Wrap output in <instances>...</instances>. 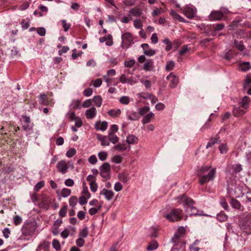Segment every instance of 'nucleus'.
<instances>
[{"mask_svg": "<svg viewBox=\"0 0 251 251\" xmlns=\"http://www.w3.org/2000/svg\"><path fill=\"white\" fill-rule=\"evenodd\" d=\"M56 168L58 172L65 174L69 169V165L65 160H62L57 163Z\"/></svg>", "mask_w": 251, "mask_h": 251, "instance_id": "nucleus-11", "label": "nucleus"}, {"mask_svg": "<svg viewBox=\"0 0 251 251\" xmlns=\"http://www.w3.org/2000/svg\"><path fill=\"white\" fill-rule=\"evenodd\" d=\"M153 68V61L152 59H148L143 65V69L146 71H151Z\"/></svg>", "mask_w": 251, "mask_h": 251, "instance_id": "nucleus-23", "label": "nucleus"}, {"mask_svg": "<svg viewBox=\"0 0 251 251\" xmlns=\"http://www.w3.org/2000/svg\"><path fill=\"white\" fill-rule=\"evenodd\" d=\"M106 45L108 46H111L113 44L112 36L111 34L106 36Z\"/></svg>", "mask_w": 251, "mask_h": 251, "instance_id": "nucleus-54", "label": "nucleus"}, {"mask_svg": "<svg viewBox=\"0 0 251 251\" xmlns=\"http://www.w3.org/2000/svg\"><path fill=\"white\" fill-rule=\"evenodd\" d=\"M223 16V13L220 11H212L209 16V18L211 21L221 20Z\"/></svg>", "mask_w": 251, "mask_h": 251, "instance_id": "nucleus-14", "label": "nucleus"}, {"mask_svg": "<svg viewBox=\"0 0 251 251\" xmlns=\"http://www.w3.org/2000/svg\"><path fill=\"white\" fill-rule=\"evenodd\" d=\"M217 115L214 114L213 113H211L206 123L203 125L201 130V131H203L205 129L208 128L210 127L212 125L211 121L212 120L213 118H215Z\"/></svg>", "mask_w": 251, "mask_h": 251, "instance_id": "nucleus-19", "label": "nucleus"}, {"mask_svg": "<svg viewBox=\"0 0 251 251\" xmlns=\"http://www.w3.org/2000/svg\"><path fill=\"white\" fill-rule=\"evenodd\" d=\"M170 14L173 17V18L177 20L179 22H185V19L175 11L172 10L170 12Z\"/></svg>", "mask_w": 251, "mask_h": 251, "instance_id": "nucleus-34", "label": "nucleus"}, {"mask_svg": "<svg viewBox=\"0 0 251 251\" xmlns=\"http://www.w3.org/2000/svg\"><path fill=\"white\" fill-rule=\"evenodd\" d=\"M119 179L124 183H126L128 180V176L125 173H121L118 175Z\"/></svg>", "mask_w": 251, "mask_h": 251, "instance_id": "nucleus-40", "label": "nucleus"}, {"mask_svg": "<svg viewBox=\"0 0 251 251\" xmlns=\"http://www.w3.org/2000/svg\"><path fill=\"white\" fill-rule=\"evenodd\" d=\"M196 12L197 9L193 5H187L183 9V14L189 19L193 18Z\"/></svg>", "mask_w": 251, "mask_h": 251, "instance_id": "nucleus-9", "label": "nucleus"}, {"mask_svg": "<svg viewBox=\"0 0 251 251\" xmlns=\"http://www.w3.org/2000/svg\"><path fill=\"white\" fill-rule=\"evenodd\" d=\"M71 107L73 109H80V100H74L71 104Z\"/></svg>", "mask_w": 251, "mask_h": 251, "instance_id": "nucleus-36", "label": "nucleus"}, {"mask_svg": "<svg viewBox=\"0 0 251 251\" xmlns=\"http://www.w3.org/2000/svg\"><path fill=\"white\" fill-rule=\"evenodd\" d=\"M158 243L156 240H152L148 243L147 250L148 251H153L158 247Z\"/></svg>", "mask_w": 251, "mask_h": 251, "instance_id": "nucleus-21", "label": "nucleus"}, {"mask_svg": "<svg viewBox=\"0 0 251 251\" xmlns=\"http://www.w3.org/2000/svg\"><path fill=\"white\" fill-rule=\"evenodd\" d=\"M126 142L129 144H135L138 142V138L134 135H128L126 137Z\"/></svg>", "mask_w": 251, "mask_h": 251, "instance_id": "nucleus-25", "label": "nucleus"}, {"mask_svg": "<svg viewBox=\"0 0 251 251\" xmlns=\"http://www.w3.org/2000/svg\"><path fill=\"white\" fill-rule=\"evenodd\" d=\"M163 12L162 8H155L152 12V16L153 17L157 16Z\"/></svg>", "mask_w": 251, "mask_h": 251, "instance_id": "nucleus-59", "label": "nucleus"}, {"mask_svg": "<svg viewBox=\"0 0 251 251\" xmlns=\"http://www.w3.org/2000/svg\"><path fill=\"white\" fill-rule=\"evenodd\" d=\"M239 226L241 229L248 234H251V215L241 218L239 220Z\"/></svg>", "mask_w": 251, "mask_h": 251, "instance_id": "nucleus-3", "label": "nucleus"}, {"mask_svg": "<svg viewBox=\"0 0 251 251\" xmlns=\"http://www.w3.org/2000/svg\"><path fill=\"white\" fill-rule=\"evenodd\" d=\"M232 169H233L234 172L236 173H239L242 170V166L240 164L233 165Z\"/></svg>", "mask_w": 251, "mask_h": 251, "instance_id": "nucleus-63", "label": "nucleus"}, {"mask_svg": "<svg viewBox=\"0 0 251 251\" xmlns=\"http://www.w3.org/2000/svg\"><path fill=\"white\" fill-rule=\"evenodd\" d=\"M219 149L220 152L222 154L226 153L228 150L227 145L224 144H221L219 147Z\"/></svg>", "mask_w": 251, "mask_h": 251, "instance_id": "nucleus-44", "label": "nucleus"}, {"mask_svg": "<svg viewBox=\"0 0 251 251\" xmlns=\"http://www.w3.org/2000/svg\"><path fill=\"white\" fill-rule=\"evenodd\" d=\"M121 111L120 109H111L108 112V114L112 117H117L120 116Z\"/></svg>", "mask_w": 251, "mask_h": 251, "instance_id": "nucleus-32", "label": "nucleus"}, {"mask_svg": "<svg viewBox=\"0 0 251 251\" xmlns=\"http://www.w3.org/2000/svg\"><path fill=\"white\" fill-rule=\"evenodd\" d=\"M163 43H164L165 44H166L167 45V46L165 49L166 50L169 51L172 49V43L169 40V39H168V38L165 39L163 40Z\"/></svg>", "mask_w": 251, "mask_h": 251, "instance_id": "nucleus-52", "label": "nucleus"}, {"mask_svg": "<svg viewBox=\"0 0 251 251\" xmlns=\"http://www.w3.org/2000/svg\"><path fill=\"white\" fill-rule=\"evenodd\" d=\"M250 101V98L248 96H244L240 102V105L242 107L247 108Z\"/></svg>", "mask_w": 251, "mask_h": 251, "instance_id": "nucleus-31", "label": "nucleus"}, {"mask_svg": "<svg viewBox=\"0 0 251 251\" xmlns=\"http://www.w3.org/2000/svg\"><path fill=\"white\" fill-rule=\"evenodd\" d=\"M68 119L71 121H75L79 117L75 116V113L73 111L70 112L67 114Z\"/></svg>", "mask_w": 251, "mask_h": 251, "instance_id": "nucleus-58", "label": "nucleus"}, {"mask_svg": "<svg viewBox=\"0 0 251 251\" xmlns=\"http://www.w3.org/2000/svg\"><path fill=\"white\" fill-rule=\"evenodd\" d=\"M186 232L185 228L182 226L178 228L175 233L174 237L172 238V241H178L179 240H182L181 238Z\"/></svg>", "mask_w": 251, "mask_h": 251, "instance_id": "nucleus-12", "label": "nucleus"}, {"mask_svg": "<svg viewBox=\"0 0 251 251\" xmlns=\"http://www.w3.org/2000/svg\"><path fill=\"white\" fill-rule=\"evenodd\" d=\"M98 157L100 160L104 161L107 157V153L104 151H100L98 153Z\"/></svg>", "mask_w": 251, "mask_h": 251, "instance_id": "nucleus-46", "label": "nucleus"}, {"mask_svg": "<svg viewBox=\"0 0 251 251\" xmlns=\"http://www.w3.org/2000/svg\"><path fill=\"white\" fill-rule=\"evenodd\" d=\"M39 246L42 249L47 250L50 246V242L44 240L39 244Z\"/></svg>", "mask_w": 251, "mask_h": 251, "instance_id": "nucleus-60", "label": "nucleus"}, {"mask_svg": "<svg viewBox=\"0 0 251 251\" xmlns=\"http://www.w3.org/2000/svg\"><path fill=\"white\" fill-rule=\"evenodd\" d=\"M179 204H183L184 206L187 205L190 209V214L193 215H201V212L199 211L196 207L193 206L194 204V201L191 198L187 197L186 195H183L178 198Z\"/></svg>", "mask_w": 251, "mask_h": 251, "instance_id": "nucleus-1", "label": "nucleus"}, {"mask_svg": "<svg viewBox=\"0 0 251 251\" xmlns=\"http://www.w3.org/2000/svg\"><path fill=\"white\" fill-rule=\"evenodd\" d=\"M97 114V110L94 107L87 109L85 111V115L88 119H92L94 118Z\"/></svg>", "mask_w": 251, "mask_h": 251, "instance_id": "nucleus-17", "label": "nucleus"}, {"mask_svg": "<svg viewBox=\"0 0 251 251\" xmlns=\"http://www.w3.org/2000/svg\"><path fill=\"white\" fill-rule=\"evenodd\" d=\"M77 203V198L76 196H72L69 199V204L72 207H74Z\"/></svg>", "mask_w": 251, "mask_h": 251, "instance_id": "nucleus-39", "label": "nucleus"}, {"mask_svg": "<svg viewBox=\"0 0 251 251\" xmlns=\"http://www.w3.org/2000/svg\"><path fill=\"white\" fill-rule=\"evenodd\" d=\"M175 66V63L173 61H169L167 62L165 69L167 71H171L173 69L174 67Z\"/></svg>", "mask_w": 251, "mask_h": 251, "instance_id": "nucleus-43", "label": "nucleus"}, {"mask_svg": "<svg viewBox=\"0 0 251 251\" xmlns=\"http://www.w3.org/2000/svg\"><path fill=\"white\" fill-rule=\"evenodd\" d=\"M232 112L234 116L240 117L245 114V111L241 109L240 107H234Z\"/></svg>", "mask_w": 251, "mask_h": 251, "instance_id": "nucleus-27", "label": "nucleus"}, {"mask_svg": "<svg viewBox=\"0 0 251 251\" xmlns=\"http://www.w3.org/2000/svg\"><path fill=\"white\" fill-rule=\"evenodd\" d=\"M210 167L207 166H201L198 170V176H200L202 174L207 172L210 169Z\"/></svg>", "mask_w": 251, "mask_h": 251, "instance_id": "nucleus-37", "label": "nucleus"}, {"mask_svg": "<svg viewBox=\"0 0 251 251\" xmlns=\"http://www.w3.org/2000/svg\"><path fill=\"white\" fill-rule=\"evenodd\" d=\"M37 228L36 223L33 222H29L25 223L22 228V232L24 236H32Z\"/></svg>", "mask_w": 251, "mask_h": 251, "instance_id": "nucleus-4", "label": "nucleus"}, {"mask_svg": "<svg viewBox=\"0 0 251 251\" xmlns=\"http://www.w3.org/2000/svg\"><path fill=\"white\" fill-rule=\"evenodd\" d=\"M76 153V150L74 148L70 149L66 152V155L68 157H73Z\"/></svg>", "mask_w": 251, "mask_h": 251, "instance_id": "nucleus-57", "label": "nucleus"}, {"mask_svg": "<svg viewBox=\"0 0 251 251\" xmlns=\"http://www.w3.org/2000/svg\"><path fill=\"white\" fill-rule=\"evenodd\" d=\"M107 137L109 141L114 144H115L119 142V137L114 133H108Z\"/></svg>", "mask_w": 251, "mask_h": 251, "instance_id": "nucleus-30", "label": "nucleus"}, {"mask_svg": "<svg viewBox=\"0 0 251 251\" xmlns=\"http://www.w3.org/2000/svg\"><path fill=\"white\" fill-rule=\"evenodd\" d=\"M127 118L131 121H136L140 118V116L138 113L133 112L131 115H128Z\"/></svg>", "mask_w": 251, "mask_h": 251, "instance_id": "nucleus-45", "label": "nucleus"}, {"mask_svg": "<svg viewBox=\"0 0 251 251\" xmlns=\"http://www.w3.org/2000/svg\"><path fill=\"white\" fill-rule=\"evenodd\" d=\"M113 162L116 163H121L122 162V157L120 155H115L111 159Z\"/></svg>", "mask_w": 251, "mask_h": 251, "instance_id": "nucleus-53", "label": "nucleus"}, {"mask_svg": "<svg viewBox=\"0 0 251 251\" xmlns=\"http://www.w3.org/2000/svg\"><path fill=\"white\" fill-rule=\"evenodd\" d=\"M62 26L64 28V30L66 32L70 28L71 25L70 24H67L66 23V21L65 20H62Z\"/></svg>", "mask_w": 251, "mask_h": 251, "instance_id": "nucleus-62", "label": "nucleus"}, {"mask_svg": "<svg viewBox=\"0 0 251 251\" xmlns=\"http://www.w3.org/2000/svg\"><path fill=\"white\" fill-rule=\"evenodd\" d=\"M234 44L236 49L239 51H242L245 50V48L243 45V41H241L239 42L237 40H235L234 41Z\"/></svg>", "mask_w": 251, "mask_h": 251, "instance_id": "nucleus-33", "label": "nucleus"}, {"mask_svg": "<svg viewBox=\"0 0 251 251\" xmlns=\"http://www.w3.org/2000/svg\"><path fill=\"white\" fill-rule=\"evenodd\" d=\"M71 193V190L66 188H63L61 191V195L64 198L68 197L70 195Z\"/></svg>", "mask_w": 251, "mask_h": 251, "instance_id": "nucleus-42", "label": "nucleus"}, {"mask_svg": "<svg viewBox=\"0 0 251 251\" xmlns=\"http://www.w3.org/2000/svg\"><path fill=\"white\" fill-rule=\"evenodd\" d=\"M133 25L134 27L137 29H141L143 26L142 21L140 19L135 20L133 21Z\"/></svg>", "mask_w": 251, "mask_h": 251, "instance_id": "nucleus-47", "label": "nucleus"}, {"mask_svg": "<svg viewBox=\"0 0 251 251\" xmlns=\"http://www.w3.org/2000/svg\"><path fill=\"white\" fill-rule=\"evenodd\" d=\"M107 126L108 124L107 122H101L100 121H98L95 123V127L97 130L104 131L107 129Z\"/></svg>", "mask_w": 251, "mask_h": 251, "instance_id": "nucleus-18", "label": "nucleus"}, {"mask_svg": "<svg viewBox=\"0 0 251 251\" xmlns=\"http://www.w3.org/2000/svg\"><path fill=\"white\" fill-rule=\"evenodd\" d=\"M94 104L97 107H100L101 105L102 100L100 96H96L93 98Z\"/></svg>", "mask_w": 251, "mask_h": 251, "instance_id": "nucleus-35", "label": "nucleus"}, {"mask_svg": "<svg viewBox=\"0 0 251 251\" xmlns=\"http://www.w3.org/2000/svg\"><path fill=\"white\" fill-rule=\"evenodd\" d=\"M231 204L232 206L236 209H240L241 205L239 201L237 200L232 199L231 201Z\"/></svg>", "mask_w": 251, "mask_h": 251, "instance_id": "nucleus-38", "label": "nucleus"}, {"mask_svg": "<svg viewBox=\"0 0 251 251\" xmlns=\"http://www.w3.org/2000/svg\"><path fill=\"white\" fill-rule=\"evenodd\" d=\"M67 211V206L65 205L63 206L59 210V215L61 217H64L66 216Z\"/></svg>", "mask_w": 251, "mask_h": 251, "instance_id": "nucleus-56", "label": "nucleus"}, {"mask_svg": "<svg viewBox=\"0 0 251 251\" xmlns=\"http://www.w3.org/2000/svg\"><path fill=\"white\" fill-rule=\"evenodd\" d=\"M44 181H41L38 182L35 186L34 189L35 191H38L41 188H42L44 186Z\"/></svg>", "mask_w": 251, "mask_h": 251, "instance_id": "nucleus-64", "label": "nucleus"}, {"mask_svg": "<svg viewBox=\"0 0 251 251\" xmlns=\"http://www.w3.org/2000/svg\"><path fill=\"white\" fill-rule=\"evenodd\" d=\"M113 148L115 150L118 151H126L127 148L130 149V146H127L126 143H119L117 145H115Z\"/></svg>", "mask_w": 251, "mask_h": 251, "instance_id": "nucleus-20", "label": "nucleus"}, {"mask_svg": "<svg viewBox=\"0 0 251 251\" xmlns=\"http://www.w3.org/2000/svg\"><path fill=\"white\" fill-rule=\"evenodd\" d=\"M52 246L56 251H59L61 249L60 243L57 239H54L53 240Z\"/></svg>", "mask_w": 251, "mask_h": 251, "instance_id": "nucleus-51", "label": "nucleus"}, {"mask_svg": "<svg viewBox=\"0 0 251 251\" xmlns=\"http://www.w3.org/2000/svg\"><path fill=\"white\" fill-rule=\"evenodd\" d=\"M150 111V108L148 106H144L139 109V115H144L147 112H148Z\"/></svg>", "mask_w": 251, "mask_h": 251, "instance_id": "nucleus-49", "label": "nucleus"}, {"mask_svg": "<svg viewBox=\"0 0 251 251\" xmlns=\"http://www.w3.org/2000/svg\"><path fill=\"white\" fill-rule=\"evenodd\" d=\"M22 118L23 119V121L22 123L23 129L26 132L32 130L33 128V124L31 123L30 117L26 115H22Z\"/></svg>", "mask_w": 251, "mask_h": 251, "instance_id": "nucleus-8", "label": "nucleus"}, {"mask_svg": "<svg viewBox=\"0 0 251 251\" xmlns=\"http://www.w3.org/2000/svg\"><path fill=\"white\" fill-rule=\"evenodd\" d=\"M100 194L104 196L105 198L108 201H111L114 197V192L106 188H103L100 191Z\"/></svg>", "mask_w": 251, "mask_h": 251, "instance_id": "nucleus-16", "label": "nucleus"}, {"mask_svg": "<svg viewBox=\"0 0 251 251\" xmlns=\"http://www.w3.org/2000/svg\"><path fill=\"white\" fill-rule=\"evenodd\" d=\"M88 234V230L87 227L84 228L82 230L80 231L79 234V236L81 238H86L87 237Z\"/></svg>", "mask_w": 251, "mask_h": 251, "instance_id": "nucleus-50", "label": "nucleus"}, {"mask_svg": "<svg viewBox=\"0 0 251 251\" xmlns=\"http://www.w3.org/2000/svg\"><path fill=\"white\" fill-rule=\"evenodd\" d=\"M100 175L105 179H109L110 178L111 168L110 164L105 162L100 167Z\"/></svg>", "mask_w": 251, "mask_h": 251, "instance_id": "nucleus-5", "label": "nucleus"}, {"mask_svg": "<svg viewBox=\"0 0 251 251\" xmlns=\"http://www.w3.org/2000/svg\"><path fill=\"white\" fill-rule=\"evenodd\" d=\"M122 44L121 47L123 49L128 48L133 42V37L131 33L126 32L123 34L122 36Z\"/></svg>", "mask_w": 251, "mask_h": 251, "instance_id": "nucleus-6", "label": "nucleus"}, {"mask_svg": "<svg viewBox=\"0 0 251 251\" xmlns=\"http://www.w3.org/2000/svg\"><path fill=\"white\" fill-rule=\"evenodd\" d=\"M13 222L16 226L19 225L22 223V219L20 216L16 215L14 217Z\"/></svg>", "mask_w": 251, "mask_h": 251, "instance_id": "nucleus-55", "label": "nucleus"}, {"mask_svg": "<svg viewBox=\"0 0 251 251\" xmlns=\"http://www.w3.org/2000/svg\"><path fill=\"white\" fill-rule=\"evenodd\" d=\"M217 219L221 222H224L227 220V216L224 212H220L217 215Z\"/></svg>", "mask_w": 251, "mask_h": 251, "instance_id": "nucleus-41", "label": "nucleus"}, {"mask_svg": "<svg viewBox=\"0 0 251 251\" xmlns=\"http://www.w3.org/2000/svg\"><path fill=\"white\" fill-rule=\"evenodd\" d=\"M39 101L40 104L44 105H48L49 101L46 94H41L39 96Z\"/></svg>", "mask_w": 251, "mask_h": 251, "instance_id": "nucleus-29", "label": "nucleus"}, {"mask_svg": "<svg viewBox=\"0 0 251 251\" xmlns=\"http://www.w3.org/2000/svg\"><path fill=\"white\" fill-rule=\"evenodd\" d=\"M239 67L241 70L246 72L251 69L250 63L249 62H243L239 64Z\"/></svg>", "mask_w": 251, "mask_h": 251, "instance_id": "nucleus-24", "label": "nucleus"}, {"mask_svg": "<svg viewBox=\"0 0 251 251\" xmlns=\"http://www.w3.org/2000/svg\"><path fill=\"white\" fill-rule=\"evenodd\" d=\"M174 243L171 251H184L185 248V243L179 240L178 241H172Z\"/></svg>", "mask_w": 251, "mask_h": 251, "instance_id": "nucleus-10", "label": "nucleus"}, {"mask_svg": "<svg viewBox=\"0 0 251 251\" xmlns=\"http://www.w3.org/2000/svg\"><path fill=\"white\" fill-rule=\"evenodd\" d=\"M154 114L152 112H150L147 115L145 116L142 119V123L143 124H146L150 123L151 119L154 117Z\"/></svg>", "mask_w": 251, "mask_h": 251, "instance_id": "nucleus-28", "label": "nucleus"}, {"mask_svg": "<svg viewBox=\"0 0 251 251\" xmlns=\"http://www.w3.org/2000/svg\"><path fill=\"white\" fill-rule=\"evenodd\" d=\"M120 101L122 104H127L129 102V99L127 96H123L120 99Z\"/></svg>", "mask_w": 251, "mask_h": 251, "instance_id": "nucleus-61", "label": "nucleus"}, {"mask_svg": "<svg viewBox=\"0 0 251 251\" xmlns=\"http://www.w3.org/2000/svg\"><path fill=\"white\" fill-rule=\"evenodd\" d=\"M164 217L170 222H177L182 219L183 211L179 208H173Z\"/></svg>", "mask_w": 251, "mask_h": 251, "instance_id": "nucleus-2", "label": "nucleus"}, {"mask_svg": "<svg viewBox=\"0 0 251 251\" xmlns=\"http://www.w3.org/2000/svg\"><path fill=\"white\" fill-rule=\"evenodd\" d=\"M166 78L170 81L169 86L173 88L176 86L179 81L178 77L174 75L173 73H170Z\"/></svg>", "mask_w": 251, "mask_h": 251, "instance_id": "nucleus-13", "label": "nucleus"}, {"mask_svg": "<svg viewBox=\"0 0 251 251\" xmlns=\"http://www.w3.org/2000/svg\"><path fill=\"white\" fill-rule=\"evenodd\" d=\"M141 47L143 49L144 53L147 56H153L156 53L155 50L149 48V45L147 43H144L142 44Z\"/></svg>", "mask_w": 251, "mask_h": 251, "instance_id": "nucleus-15", "label": "nucleus"}, {"mask_svg": "<svg viewBox=\"0 0 251 251\" xmlns=\"http://www.w3.org/2000/svg\"><path fill=\"white\" fill-rule=\"evenodd\" d=\"M218 139L219 138H211L210 141L207 144L206 147V149L212 147L214 144L218 142Z\"/></svg>", "mask_w": 251, "mask_h": 251, "instance_id": "nucleus-48", "label": "nucleus"}, {"mask_svg": "<svg viewBox=\"0 0 251 251\" xmlns=\"http://www.w3.org/2000/svg\"><path fill=\"white\" fill-rule=\"evenodd\" d=\"M216 168L212 169L207 175H203L199 176V182L201 185H203L206 182L213 180L215 176Z\"/></svg>", "mask_w": 251, "mask_h": 251, "instance_id": "nucleus-7", "label": "nucleus"}, {"mask_svg": "<svg viewBox=\"0 0 251 251\" xmlns=\"http://www.w3.org/2000/svg\"><path fill=\"white\" fill-rule=\"evenodd\" d=\"M129 14L134 17H138L140 16L142 13V11L139 8L134 7L131 9L129 11Z\"/></svg>", "mask_w": 251, "mask_h": 251, "instance_id": "nucleus-26", "label": "nucleus"}, {"mask_svg": "<svg viewBox=\"0 0 251 251\" xmlns=\"http://www.w3.org/2000/svg\"><path fill=\"white\" fill-rule=\"evenodd\" d=\"M98 139L100 141L102 146H108L110 145L108 137L105 136H98Z\"/></svg>", "mask_w": 251, "mask_h": 251, "instance_id": "nucleus-22", "label": "nucleus"}]
</instances>
